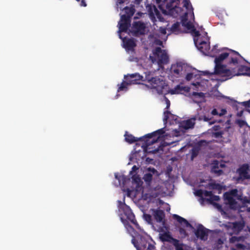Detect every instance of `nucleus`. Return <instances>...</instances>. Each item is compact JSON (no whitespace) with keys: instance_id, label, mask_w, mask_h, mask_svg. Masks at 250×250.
I'll list each match as a JSON object with an SVG mask.
<instances>
[{"instance_id":"obj_1","label":"nucleus","mask_w":250,"mask_h":250,"mask_svg":"<svg viewBox=\"0 0 250 250\" xmlns=\"http://www.w3.org/2000/svg\"><path fill=\"white\" fill-rule=\"evenodd\" d=\"M165 133L164 128H161L154 131L151 133L147 134L145 135L146 140L145 141V145H143L144 151L148 154H155L159 152L160 146H151L156 143L160 136Z\"/></svg>"},{"instance_id":"obj_2","label":"nucleus","mask_w":250,"mask_h":250,"mask_svg":"<svg viewBox=\"0 0 250 250\" xmlns=\"http://www.w3.org/2000/svg\"><path fill=\"white\" fill-rule=\"evenodd\" d=\"M194 42L198 49L205 55L215 57L217 54H219L222 51V49L220 50L217 48V45H214L210 51V42L208 37H207L206 38V41L203 40L201 39L196 40L194 38Z\"/></svg>"},{"instance_id":"obj_3","label":"nucleus","mask_w":250,"mask_h":250,"mask_svg":"<svg viewBox=\"0 0 250 250\" xmlns=\"http://www.w3.org/2000/svg\"><path fill=\"white\" fill-rule=\"evenodd\" d=\"M132 243L137 250H155L154 242L148 237L138 234L132 237Z\"/></svg>"},{"instance_id":"obj_4","label":"nucleus","mask_w":250,"mask_h":250,"mask_svg":"<svg viewBox=\"0 0 250 250\" xmlns=\"http://www.w3.org/2000/svg\"><path fill=\"white\" fill-rule=\"evenodd\" d=\"M125 14L121 16V19L118 22L119 33L126 32L130 26L131 18L135 13V9L133 7L127 6L124 8Z\"/></svg>"},{"instance_id":"obj_5","label":"nucleus","mask_w":250,"mask_h":250,"mask_svg":"<svg viewBox=\"0 0 250 250\" xmlns=\"http://www.w3.org/2000/svg\"><path fill=\"white\" fill-rule=\"evenodd\" d=\"M146 80L151 84L152 88L156 89L159 94H162L164 90L168 86L165 80L159 77H151L149 74L146 75Z\"/></svg>"},{"instance_id":"obj_6","label":"nucleus","mask_w":250,"mask_h":250,"mask_svg":"<svg viewBox=\"0 0 250 250\" xmlns=\"http://www.w3.org/2000/svg\"><path fill=\"white\" fill-rule=\"evenodd\" d=\"M229 52H225L221 53L218 55V56L216 57L214 60L215 63L222 64V62L225 59L229 57L230 59L229 62V64L232 63L234 65L237 64L238 63V61L237 56H239L241 58H242V57L238 52L232 50H229Z\"/></svg>"},{"instance_id":"obj_7","label":"nucleus","mask_w":250,"mask_h":250,"mask_svg":"<svg viewBox=\"0 0 250 250\" xmlns=\"http://www.w3.org/2000/svg\"><path fill=\"white\" fill-rule=\"evenodd\" d=\"M225 228V230L230 235L238 234L244 229L245 222L244 221H236L234 222H228L222 225Z\"/></svg>"},{"instance_id":"obj_8","label":"nucleus","mask_w":250,"mask_h":250,"mask_svg":"<svg viewBox=\"0 0 250 250\" xmlns=\"http://www.w3.org/2000/svg\"><path fill=\"white\" fill-rule=\"evenodd\" d=\"M214 73L221 76V81H225L235 76L232 70L227 69L226 66L221 63H215Z\"/></svg>"},{"instance_id":"obj_9","label":"nucleus","mask_w":250,"mask_h":250,"mask_svg":"<svg viewBox=\"0 0 250 250\" xmlns=\"http://www.w3.org/2000/svg\"><path fill=\"white\" fill-rule=\"evenodd\" d=\"M118 203L119 208L120 210L123 211L124 215L126 217L127 220L130 221L137 228H139V224L135 219V215L129 207L126 205L125 203H122L120 201H119Z\"/></svg>"},{"instance_id":"obj_10","label":"nucleus","mask_w":250,"mask_h":250,"mask_svg":"<svg viewBox=\"0 0 250 250\" xmlns=\"http://www.w3.org/2000/svg\"><path fill=\"white\" fill-rule=\"evenodd\" d=\"M189 68L187 64L179 62L171 65V72L176 77H182L186 75Z\"/></svg>"},{"instance_id":"obj_11","label":"nucleus","mask_w":250,"mask_h":250,"mask_svg":"<svg viewBox=\"0 0 250 250\" xmlns=\"http://www.w3.org/2000/svg\"><path fill=\"white\" fill-rule=\"evenodd\" d=\"M250 166L248 164H245L241 166L236 170L239 176L233 177L234 180L237 183L245 180L250 179V174L249 173Z\"/></svg>"},{"instance_id":"obj_12","label":"nucleus","mask_w":250,"mask_h":250,"mask_svg":"<svg viewBox=\"0 0 250 250\" xmlns=\"http://www.w3.org/2000/svg\"><path fill=\"white\" fill-rule=\"evenodd\" d=\"M146 8L150 19L154 23L156 21V18H157L160 21H164V19L163 18L162 15L158 11L155 5L151 4H148L146 6Z\"/></svg>"},{"instance_id":"obj_13","label":"nucleus","mask_w":250,"mask_h":250,"mask_svg":"<svg viewBox=\"0 0 250 250\" xmlns=\"http://www.w3.org/2000/svg\"><path fill=\"white\" fill-rule=\"evenodd\" d=\"M237 195L238 190L236 188L231 189L224 194L225 200L231 208H234L237 204V202L234 199V197H237Z\"/></svg>"},{"instance_id":"obj_14","label":"nucleus","mask_w":250,"mask_h":250,"mask_svg":"<svg viewBox=\"0 0 250 250\" xmlns=\"http://www.w3.org/2000/svg\"><path fill=\"white\" fill-rule=\"evenodd\" d=\"M154 54L158 58V63L159 65L167 64L169 62L168 56L165 50L160 47L156 48Z\"/></svg>"},{"instance_id":"obj_15","label":"nucleus","mask_w":250,"mask_h":250,"mask_svg":"<svg viewBox=\"0 0 250 250\" xmlns=\"http://www.w3.org/2000/svg\"><path fill=\"white\" fill-rule=\"evenodd\" d=\"M209 231V229L204 227L202 224H199L194 233L197 238L201 240L206 241L208 238Z\"/></svg>"},{"instance_id":"obj_16","label":"nucleus","mask_w":250,"mask_h":250,"mask_svg":"<svg viewBox=\"0 0 250 250\" xmlns=\"http://www.w3.org/2000/svg\"><path fill=\"white\" fill-rule=\"evenodd\" d=\"M181 23L183 26L186 27L188 30H191L195 37H198L200 36L199 31L196 30L192 23L190 21H188V13L186 12L182 17Z\"/></svg>"},{"instance_id":"obj_17","label":"nucleus","mask_w":250,"mask_h":250,"mask_svg":"<svg viewBox=\"0 0 250 250\" xmlns=\"http://www.w3.org/2000/svg\"><path fill=\"white\" fill-rule=\"evenodd\" d=\"M146 28L145 24L140 21H134L132 24V30L136 36L145 34Z\"/></svg>"},{"instance_id":"obj_18","label":"nucleus","mask_w":250,"mask_h":250,"mask_svg":"<svg viewBox=\"0 0 250 250\" xmlns=\"http://www.w3.org/2000/svg\"><path fill=\"white\" fill-rule=\"evenodd\" d=\"M241 240H244L243 237L241 236H232L230 238V243L235 244L234 247L232 248L231 250H246L247 246L240 243Z\"/></svg>"},{"instance_id":"obj_19","label":"nucleus","mask_w":250,"mask_h":250,"mask_svg":"<svg viewBox=\"0 0 250 250\" xmlns=\"http://www.w3.org/2000/svg\"><path fill=\"white\" fill-rule=\"evenodd\" d=\"M125 79L130 84H139L140 83V81H146V79L143 80V77L138 73H134L125 76Z\"/></svg>"},{"instance_id":"obj_20","label":"nucleus","mask_w":250,"mask_h":250,"mask_svg":"<svg viewBox=\"0 0 250 250\" xmlns=\"http://www.w3.org/2000/svg\"><path fill=\"white\" fill-rule=\"evenodd\" d=\"M153 215L156 221L158 223H163L164 224L165 222L164 211L161 209H153Z\"/></svg>"},{"instance_id":"obj_21","label":"nucleus","mask_w":250,"mask_h":250,"mask_svg":"<svg viewBox=\"0 0 250 250\" xmlns=\"http://www.w3.org/2000/svg\"><path fill=\"white\" fill-rule=\"evenodd\" d=\"M125 141L126 142L128 143L129 144H133L139 141H144L145 142V141L146 140V138H145V136L140 138H137L133 136L131 134H128L127 132H125Z\"/></svg>"},{"instance_id":"obj_22","label":"nucleus","mask_w":250,"mask_h":250,"mask_svg":"<svg viewBox=\"0 0 250 250\" xmlns=\"http://www.w3.org/2000/svg\"><path fill=\"white\" fill-rule=\"evenodd\" d=\"M156 1L158 3L161 2L164 3V4H160L159 6V8L163 11V13H166L167 11L166 10L163 9V5H166V9L169 11L173 9V3L174 2V0H171L169 2H167V0H156Z\"/></svg>"},{"instance_id":"obj_23","label":"nucleus","mask_w":250,"mask_h":250,"mask_svg":"<svg viewBox=\"0 0 250 250\" xmlns=\"http://www.w3.org/2000/svg\"><path fill=\"white\" fill-rule=\"evenodd\" d=\"M232 72L234 74H235V76H250V67H248L245 65H241L239 67L237 73L233 70H232Z\"/></svg>"},{"instance_id":"obj_24","label":"nucleus","mask_w":250,"mask_h":250,"mask_svg":"<svg viewBox=\"0 0 250 250\" xmlns=\"http://www.w3.org/2000/svg\"><path fill=\"white\" fill-rule=\"evenodd\" d=\"M188 90L189 88L188 87L177 85L174 88L170 89L169 92L171 94H177L183 93V92H188Z\"/></svg>"},{"instance_id":"obj_25","label":"nucleus","mask_w":250,"mask_h":250,"mask_svg":"<svg viewBox=\"0 0 250 250\" xmlns=\"http://www.w3.org/2000/svg\"><path fill=\"white\" fill-rule=\"evenodd\" d=\"M123 41L124 47L127 50L132 51L136 46V44L133 39L124 40Z\"/></svg>"},{"instance_id":"obj_26","label":"nucleus","mask_w":250,"mask_h":250,"mask_svg":"<svg viewBox=\"0 0 250 250\" xmlns=\"http://www.w3.org/2000/svg\"><path fill=\"white\" fill-rule=\"evenodd\" d=\"M173 218L181 225H183L187 228H193L192 225L185 218L177 214H173Z\"/></svg>"},{"instance_id":"obj_27","label":"nucleus","mask_w":250,"mask_h":250,"mask_svg":"<svg viewBox=\"0 0 250 250\" xmlns=\"http://www.w3.org/2000/svg\"><path fill=\"white\" fill-rule=\"evenodd\" d=\"M148 171L152 172V174L150 172L146 173L144 174L143 178L146 183L150 184L152 180L153 174H154L157 171L154 168L150 167L148 168Z\"/></svg>"},{"instance_id":"obj_28","label":"nucleus","mask_w":250,"mask_h":250,"mask_svg":"<svg viewBox=\"0 0 250 250\" xmlns=\"http://www.w3.org/2000/svg\"><path fill=\"white\" fill-rule=\"evenodd\" d=\"M115 177L116 179L118 180V183H116L117 186L124 187L125 185L127 180V178L125 176L115 173Z\"/></svg>"},{"instance_id":"obj_29","label":"nucleus","mask_w":250,"mask_h":250,"mask_svg":"<svg viewBox=\"0 0 250 250\" xmlns=\"http://www.w3.org/2000/svg\"><path fill=\"white\" fill-rule=\"evenodd\" d=\"M160 238L162 242H167L171 244L176 239L173 238L169 233L165 232L160 234Z\"/></svg>"},{"instance_id":"obj_30","label":"nucleus","mask_w":250,"mask_h":250,"mask_svg":"<svg viewBox=\"0 0 250 250\" xmlns=\"http://www.w3.org/2000/svg\"><path fill=\"white\" fill-rule=\"evenodd\" d=\"M229 127H226L222 130V137L220 142L227 143L229 140L230 133H229Z\"/></svg>"},{"instance_id":"obj_31","label":"nucleus","mask_w":250,"mask_h":250,"mask_svg":"<svg viewBox=\"0 0 250 250\" xmlns=\"http://www.w3.org/2000/svg\"><path fill=\"white\" fill-rule=\"evenodd\" d=\"M208 187L210 189L216 190L218 193H221L223 187L221 184L216 183L215 182H211L208 183Z\"/></svg>"},{"instance_id":"obj_32","label":"nucleus","mask_w":250,"mask_h":250,"mask_svg":"<svg viewBox=\"0 0 250 250\" xmlns=\"http://www.w3.org/2000/svg\"><path fill=\"white\" fill-rule=\"evenodd\" d=\"M195 121L196 118H195V116L187 120L184 123V128L187 129L193 128L195 124Z\"/></svg>"},{"instance_id":"obj_33","label":"nucleus","mask_w":250,"mask_h":250,"mask_svg":"<svg viewBox=\"0 0 250 250\" xmlns=\"http://www.w3.org/2000/svg\"><path fill=\"white\" fill-rule=\"evenodd\" d=\"M238 104H241L246 108H249L250 107V100L242 103H238L236 101H234L232 104V106L236 110H238Z\"/></svg>"},{"instance_id":"obj_34","label":"nucleus","mask_w":250,"mask_h":250,"mask_svg":"<svg viewBox=\"0 0 250 250\" xmlns=\"http://www.w3.org/2000/svg\"><path fill=\"white\" fill-rule=\"evenodd\" d=\"M184 6L187 9L189 13H191V15L194 17L193 8L189 0H184Z\"/></svg>"},{"instance_id":"obj_35","label":"nucleus","mask_w":250,"mask_h":250,"mask_svg":"<svg viewBox=\"0 0 250 250\" xmlns=\"http://www.w3.org/2000/svg\"><path fill=\"white\" fill-rule=\"evenodd\" d=\"M195 118H196V120L199 121H203L204 122H208L212 119V117H208L204 114L200 115L199 114L196 115Z\"/></svg>"},{"instance_id":"obj_36","label":"nucleus","mask_w":250,"mask_h":250,"mask_svg":"<svg viewBox=\"0 0 250 250\" xmlns=\"http://www.w3.org/2000/svg\"><path fill=\"white\" fill-rule=\"evenodd\" d=\"M171 33L178 34L180 32V23L178 22H176L172 24L171 28H170Z\"/></svg>"},{"instance_id":"obj_37","label":"nucleus","mask_w":250,"mask_h":250,"mask_svg":"<svg viewBox=\"0 0 250 250\" xmlns=\"http://www.w3.org/2000/svg\"><path fill=\"white\" fill-rule=\"evenodd\" d=\"M224 245V240L219 238L214 244L213 248L215 250H220Z\"/></svg>"},{"instance_id":"obj_38","label":"nucleus","mask_w":250,"mask_h":250,"mask_svg":"<svg viewBox=\"0 0 250 250\" xmlns=\"http://www.w3.org/2000/svg\"><path fill=\"white\" fill-rule=\"evenodd\" d=\"M218 163L215 164L212 167L211 171L214 173L216 174L217 176H220L223 173V171L222 169H219Z\"/></svg>"},{"instance_id":"obj_39","label":"nucleus","mask_w":250,"mask_h":250,"mask_svg":"<svg viewBox=\"0 0 250 250\" xmlns=\"http://www.w3.org/2000/svg\"><path fill=\"white\" fill-rule=\"evenodd\" d=\"M121 220L123 224L124 225L125 228L128 231H133L134 229L133 227L129 224L128 220L126 219H123L122 217H121Z\"/></svg>"},{"instance_id":"obj_40","label":"nucleus","mask_w":250,"mask_h":250,"mask_svg":"<svg viewBox=\"0 0 250 250\" xmlns=\"http://www.w3.org/2000/svg\"><path fill=\"white\" fill-rule=\"evenodd\" d=\"M172 244L175 247V250H183V244L180 243L178 240L176 239Z\"/></svg>"},{"instance_id":"obj_41","label":"nucleus","mask_w":250,"mask_h":250,"mask_svg":"<svg viewBox=\"0 0 250 250\" xmlns=\"http://www.w3.org/2000/svg\"><path fill=\"white\" fill-rule=\"evenodd\" d=\"M129 84H130L127 81H126V82L123 81L120 84V86L119 87L118 91H123V90L126 91L127 89V86Z\"/></svg>"},{"instance_id":"obj_42","label":"nucleus","mask_w":250,"mask_h":250,"mask_svg":"<svg viewBox=\"0 0 250 250\" xmlns=\"http://www.w3.org/2000/svg\"><path fill=\"white\" fill-rule=\"evenodd\" d=\"M220 200V197L218 195H213L212 193L209 198H207L206 200L209 202L210 204H213V201H218Z\"/></svg>"},{"instance_id":"obj_43","label":"nucleus","mask_w":250,"mask_h":250,"mask_svg":"<svg viewBox=\"0 0 250 250\" xmlns=\"http://www.w3.org/2000/svg\"><path fill=\"white\" fill-rule=\"evenodd\" d=\"M144 219L148 223L152 224V217L150 214L144 213L143 215Z\"/></svg>"},{"instance_id":"obj_44","label":"nucleus","mask_w":250,"mask_h":250,"mask_svg":"<svg viewBox=\"0 0 250 250\" xmlns=\"http://www.w3.org/2000/svg\"><path fill=\"white\" fill-rule=\"evenodd\" d=\"M190 68H189L188 69V71L186 73V79L187 81H190L194 77H195V75L194 76L193 73L192 72H188L189 69Z\"/></svg>"},{"instance_id":"obj_45","label":"nucleus","mask_w":250,"mask_h":250,"mask_svg":"<svg viewBox=\"0 0 250 250\" xmlns=\"http://www.w3.org/2000/svg\"><path fill=\"white\" fill-rule=\"evenodd\" d=\"M179 231L180 235L183 238H185L187 236H188V235L186 230L184 228H180L179 229Z\"/></svg>"},{"instance_id":"obj_46","label":"nucleus","mask_w":250,"mask_h":250,"mask_svg":"<svg viewBox=\"0 0 250 250\" xmlns=\"http://www.w3.org/2000/svg\"><path fill=\"white\" fill-rule=\"evenodd\" d=\"M212 136L216 139H221L222 137V131L221 132H212Z\"/></svg>"},{"instance_id":"obj_47","label":"nucleus","mask_w":250,"mask_h":250,"mask_svg":"<svg viewBox=\"0 0 250 250\" xmlns=\"http://www.w3.org/2000/svg\"><path fill=\"white\" fill-rule=\"evenodd\" d=\"M236 122L237 124L241 127L247 125V123L246 121L240 119L237 120Z\"/></svg>"},{"instance_id":"obj_48","label":"nucleus","mask_w":250,"mask_h":250,"mask_svg":"<svg viewBox=\"0 0 250 250\" xmlns=\"http://www.w3.org/2000/svg\"><path fill=\"white\" fill-rule=\"evenodd\" d=\"M221 126L219 125H214L212 128V132H221L222 130H221Z\"/></svg>"},{"instance_id":"obj_49","label":"nucleus","mask_w":250,"mask_h":250,"mask_svg":"<svg viewBox=\"0 0 250 250\" xmlns=\"http://www.w3.org/2000/svg\"><path fill=\"white\" fill-rule=\"evenodd\" d=\"M198 154V150L196 149H192L191 151V159H193L195 157H196Z\"/></svg>"},{"instance_id":"obj_50","label":"nucleus","mask_w":250,"mask_h":250,"mask_svg":"<svg viewBox=\"0 0 250 250\" xmlns=\"http://www.w3.org/2000/svg\"><path fill=\"white\" fill-rule=\"evenodd\" d=\"M171 113L170 111H166L164 112V121L167 122V119L169 118V115H170Z\"/></svg>"},{"instance_id":"obj_51","label":"nucleus","mask_w":250,"mask_h":250,"mask_svg":"<svg viewBox=\"0 0 250 250\" xmlns=\"http://www.w3.org/2000/svg\"><path fill=\"white\" fill-rule=\"evenodd\" d=\"M212 193V191H211L205 190L203 191L204 196L206 197H209V198L210 197V195H211Z\"/></svg>"},{"instance_id":"obj_52","label":"nucleus","mask_w":250,"mask_h":250,"mask_svg":"<svg viewBox=\"0 0 250 250\" xmlns=\"http://www.w3.org/2000/svg\"><path fill=\"white\" fill-rule=\"evenodd\" d=\"M192 95L194 96H199L200 97H204V93L202 92H193L192 93Z\"/></svg>"},{"instance_id":"obj_53","label":"nucleus","mask_w":250,"mask_h":250,"mask_svg":"<svg viewBox=\"0 0 250 250\" xmlns=\"http://www.w3.org/2000/svg\"><path fill=\"white\" fill-rule=\"evenodd\" d=\"M167 29L165 27H160L159 28L160 32L162 34H166L167 33Z\"/></svg>"},{"instance_id":"obj_54","label":"nucleus","mask_w":250,"mask_h":250,"mask_svg":"<svg viewBox=\"0 0 250 250\" xmlns=\"http://www.w3.org/2000/svg\"><path fill=\"white\" fill-rule=\"evenodd\" d=\"M211 115L213 116L218 115L219 113L218 112L217 110L215 108H214L211 112Z\"/></svg>"},{"instance_id":"obj_55","label":"nucleus","mask_w":250,"mask_h":250,"mask_svg":"<svg viewBox=\"0 0 250 250\" xmlns=\"http://www.w3.org/2000/svg\"><path fill=\"white\" fill-rule=\"evenodd\" d=\"M226 113H227L226 110L225 109H222L221 110V112L220 113H219V116H220V117L224 115L225 114H226Z\"/></svg>"},{"instance_id":"obj_56","label":"nucleus","mask_w":250,"mask_h":250,"mask_svg":"<svg viewBox=\"0 0 250 250\" xmlns=\"http://www.w3.org/2000/svg\"><path fill=\"white\" fill-rule=\"evenodd\" d=\"M197 195L202 196L203 195V191L201 189L198 190L196 192Z\"/></svg>"},{"instance_id":"obj_57","label":"nucleus","mask_w":250,"mask_h":250,"mask_svg":"<svg viewBox=\"0 0 250 250\" xmlns=\"http://www.w3.org/2000/svg\"><path fill=\"white\" fill-rule=\"evenodd\" d=\"M77 1H79L80 0H76ZM80 5L81 6H83V7H85L86 6V3L85 1L84 0H81V3H80Z\"/></svg>"},{"instance_id":"obj_58","label":"nucleus","mask_w":250,"mask_h":250,"mask_svg":"<svg viewBox=\"0 0 250 250\" xmlns=\"http://www.w3.org/2000/svg\"><path fill=\"white\" fill-rule=\"evenodd\" d=\"M243 109H242L237 112V116L238 117H240L243 115Z\"/></svg>"},{"instance_id":"obj_59","label":"nucleus","mask_w":250,"mask_h":250,"mask_svg":"<svg viewBox=\"0 0 250 250\" xmlns=\"http://www.w3.org/2000/svg\"><path fill=\"white\" fill-rule=\"evenodd\" d=\"M166 104H167V107L166 108L167 109H168L170 106V103L168 99H167V98H166Z\"/></svg>"},{"instance_id":"obj_60","label":"nucleus","mask_w":250,"mask_h":250,"mask_svg":"<svg viewBox=\"0 0 250 250\" xmlns=\"http://www.w3.org/2000/svg\"><path fill=\"white\" fill-rule=\"evenodd\" d=\"M126 0H117V3L118 4H121L125 2Z\"/></svg>"},{"instance_id":"obj_61","label":"nucleus","mask_w":250,"mask_h":250,"mask_svg":"<svg viewBox=\"0 0 250 250\" xmlns=\"http://www.w3.org/2000/svg\"><path fill=\"white\" fill-rule=\"evenodd\" d=\"M138 169V168L136 166H133L132 167V170L133 171H135Z\"/></svg>"},{"instance_id":"obj_62","label":"nucleus","mask_w":250,"mask_h":250,"mask_svg":"<svg viewBox=\"0 0 250 250\" xmlns=\"http://www.w3.org/2000/svg\"><path fill=\"white\" fill-rule=\"evenodd\" d=\"M133 180L135 181V182L137 183L138 181H140V178L138 177H135L134 178Z\"/></svg>"},{"instance_id":"obj_63","label":"nucleus","mask_w":250,"mask_h":250,"mask_svg":"<svg viewBox=\"0 0 250 250\" xmlns=\"http://www.w3.org/2000/svg\"><path fill=\"white\" fill-rule=\"evenodd\" d=\"M136 3L139 4L142 0H135Z\"/></svg>"},{"instance_id":"obj_64","label":"nucleus","mask_w":250,"mask_h":250,"mask_svg":"<svg viewBox=\"0 0 250 250\" xmlns=\"http://www.w3.org/2000/svg\"><path fill=\"white\" fill-rule=\"evenodd\" d=\"M215 122H216V121H212V122H209V125H212V124H214Z\"/></svg>"}]
</instances>
